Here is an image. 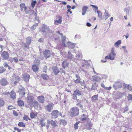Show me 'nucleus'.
I'll return each mask as SVG.
<instances>
[{
	"mask_svg": "<svg viewBox=\"0 0 132 132\" xmlns=\"http://www.w3.org/2000/svg\"><path fill=\"white\" fill-rule=\"evenodd\" d=\"M28 103L31 107H34L35 109H37L39 106L38 102L33 100L34 99V97L28 95L27 97Z\"/></svg>",
	"mask_w": 132,
	"mask_h": 132,
	"instance_id": "1",
	"label": "nucleus"
},
{
	"mask_svg": "<svg viewBox=\"0 0 132 132\" xmlns=\"http://www.w3.org/2000/svg\"><path fill=\"white\" fill-rule=\"evenodd\" d=\"M116 55L114 47H113L111 50L110 53L105 57V59H109L111 60H114Z\"/></svg>",
	"mask_w": 132,
	"mask_h": 132,
	"instance_id": "2",
	"label": "nucleus"
},
{
	"mask_svg": "<svg viewBox=\"0 0 132 132\" xmlns=\"http://www.w3.org/2000/svg\"><path fill=\"white\" fill-rule=\"evenodd\" d=\"M66 37L65 36L63 37L62 38V43L63 45L65 47L68 46L69 48L71 49L73 48L76 45V44L73 43L69 42L67 43V44H65V39Z\"/></svg>",
	"mask_w": 132,
	"mask_h": 132,
	"instance_id": "3",
	"label": "nucleus"
},
{
	"mask_svg": "<svg viewBox=\"0 0 132 132\" xmlns=\"http://www.w3.org/2000/svg\"><path fill=\"white\" fill-rule=\"evenodd\" d=\"M70 114L71 116H74L78 115L79 113V110L76 107H73L70 111Z\"/></svg>",
	"mask_w": 132,
	"mask_h": 132,
	"instance_id": "4",
	"label": "nucleus"
},
{
	"mask_svg": "<svg viewBox=\"0 0 132 132\" xmlns=\"http://www.w3.org/2000/svg\"><path fill=\"white\" fill-rule=\"evenodd\" d=\"M62 17L61 16H56L54 20V24L56 25L61 24L62 22Z\"/></svg>",
	"mask_w": 132,
	"mask_h": 132,
	"instance_id": "5",
	"label": "nucleus"
},
{
	"mask_svg": "<svg viewBox=\"0 0 132 132\" xmlns=\"http://www.w3.org/2000/svg\"><path fill=\"white\" fill-rule=\"evenodd\" d=\"M39 62V60H35L34 61L35 63H37V65L34 64L32 65V68L33 71L35 72H36L38 71L39 69V67L37 65Z\"/></svg>",
	"mask_w": 132,
	"mask_h": 132,
	"instance_id": "6",
	"label": "nucleus"
},
{
	"mask_svg": "<svg viewBox=\"0 0 132 132\" xmlns=\"http://www.w3.org/2000/svg\"><path fill=\"white\" fill-rule=\"evenodd\" d=\"M81 95V94L80 92L78 90H76L74 92V93L73 94V98L74 99L77 100V96H80Z\"/></svg>",
	"mask_w": 132,
	"mask_h": 132,
	"instance_id": "7",
	"label": "nucleus"
},
{
	"mask_svg": "<svg viewBox=\"0 0 132 132\" xmlns=\"http://www.w3.org/2000/svg\"><path fill=\"white\" fill-rule=\"evenodd\" d=\"M51 115L52 118H56L58 116L59 112L57 110H54L52 112Z\"/></svg>",
	"mask_w": 132,
	"mask_h": 132,
	"instance_id": "8",
	"label": "nucleus"
},
{
	"mask_svg": "<svg viewBox=\"0 0 132 132\" xmlns=\"http://www.w3.org/2000/svg\"><path fill=\"white\" fill-rule=\"evenodd\" d=\"M1 56L3 59H7L9 57V53L7 52L4 51L1 54Z\"/></svg>",
	"mask_w": 132,
	"mask_h": 132,
	"instance_id": "9",
	"label": "nucleus"
},
{
	"mask_svg": "<svg viewBox=\"0 0 132 132\" xmlns=\"http://www.w3.org/2000/svg\"><path fill=\"white\" fill-rule=\"evenodd\" d=\"M53 104H49L45 106V109L46 110L50 112L53 108Z\"/></svg>",
	"mask_w": 132,
	"mask_h": 132,
	"instance_id": "10",
	"label": "nucleus"
},
{
	"mask_svg": "<svg viewBox=\"0 0 132 132\" xmlns=\"http://www.w3.org/2000/svg\"><path fill=\"white\" fill-rule=\"evenodd\" d=\"M43 53L46 58L50 57L51 56V52L49 50H45L43 52Z\"/></svg>",
	"mask_w": 132,
	"mask_h": 132,
	"instance_id": "11",
	"label": "nucleus"
},
{
	"mask_svg": "<svg viewBox=\"0 0 132 132\" xmlns=\"http://www.w3.org/2000/svg\"><path fill=\"white\" fill-rule=\"evenodd\" d=\"M12 78L14 81H14V84H16L20 81V77L14 74Z\"/></svg>",
	"mask_w": 132,
	"mask_h": 132,
	"instance_id": "12",
	"label": "nucleus"
},
{
	"mask_svg": "<svg viewBox=\"0 0 132 132\" xmlns=\"http://www.w3.org/2000/svg\"><path fill=\"white\" fill-rule=\"evenodd\" d=\"M43 29H44V30H42V31L44 32H46L48 33H50L51 32V30L50 29V28L46 26H45L43 25V27H42Z\"/></svg>",
	"mask_w": 132,
	"mask_h": 132,
	"instance_id": "13",
	"label": "nucleus"
},
{
	"mask_svg": "<svg viewBox=\"0 0 132 132\" xmlns=\"http://www.w3.org/2000/svg\"><path fill=\"white\" fill-rule=\"evenodd\" d=\"M93 81H98L101 80V78L100 77L97 76H94L92 77Z\"/></svg>",
	"mask_w": 132,
	"mask_h": 132,
	"instance_id": "14",
	"label": "nucleus"
},
{
	"mask_svg": "<svg viewBox=\"0 0 132 132\" xmlns=\"http://www.w3.org/2000/svg\"><path fill=\"white\" fill-rule=\"evenodd\" d=\"M82 58V55L81 53L80 52L76 55L75 58V59H73V61H75V60H78Z\"/></svg>",
	"mask_w": 132,
	"mask_h": 132,
	"instance_id": "15",
	"label": "nucleus"
},
{
	"mask_svg": "<svg viewBox=\"0 0 132 132\" xmlns=\"http://www.w3.org/2000/svg\"><path fill=\"white\" fill-rule=\"evenodd\" d=\"M53 72L55 75H57L59 72L58 69L56 67H53Z\"/></svg>",
	"mask_w": 132,
	"mask_h": 132,
	"instance_id": "16",
	"label": "nucleus"
},
{
	"mask_svg": "<svg viewBox=\"0 0 132 132\" xmlns=\"http://www.w3.org/2000/svg\"><path fill=\"white\" fill-rule=\"evenodd\" d=\"M18 92L21 96H23L25 94V89L23 88H21L20 89L18 90Z\"/></svg>",
	"mask_w": 132,
	"mask_h": 132,
	"instance_id": "17",
	"label": "nucleus"
},
{
	"mask_svg": "<svg viewBox=\"0 0 132 132\" xmlns=\"http://www.w3.org/2000/svg\"><path fill=\"white\" fill-rule=\"evenodd\" d=\"M29 75L28 74H24L23 75V78L24 81L26 82L29 81Z\"/></svg>",
	"mask_w": 132,
	"mask_h": 132,
	"instance_id": "18",
	"label": "nucleus"
},
{
	"mask_svg": "<svg viewBox=\"0 0 132 132\" xmlns=\"http://www.w3.org/2000/svg\"><path fill=\"white\" fill-rule=\"evenodd\" d=\"M88 9V7L85 6H84L82 7V13L83 15H85L86 13L87 10Z\"/></svg>",
	"mask_w": 132,
	"mask_h": 132,
	"instance_id": "19",
	"label": "nucleus"
},
{
	"mask_svg": "<svg viewBox=\"0 0 132 132\" xmlns=\"http://www.w3.org/2000/svg\"><path fill=\"white\" fill-rule=\"evenodd\" d=\"M10 97L13 100L15 99L16 97V95L15 93L13 91H12L11 92Z\"/></svg>",
	"mask_w": 132,
	"mask_h": 132,
	"instance_id": "20",
	"label": "nucleus"
},
{
	"mask_svg": "<svg viewBox=\"0 0 132 132\" xmlns=\"http://www.w3.org/2000/svg\"><path fill=\"white\" fill-rule=\"evenodd\" d=\"M121 41L120 40H118L114 44V46L117 48H118L120 46V45L121 44Z\"/></svg>",
	"mask_w": 132,
	"mask_h": 132,
	"instance_id": "21",
	"label": "nucleus"
},
{
	"mask_svg": "<svg viewBox=\"0 0 132 132\" xmlns=\"http://www.w3.org/2000/svg\"><path fill=\"white\" fill-rule=\"evenodd\" d=\"M0 83L2 85H5L7 84V82L5 79H2L0 81Z\"/></svg>",
	"mask_w": 132,
	"mask_h": 132,
	"instance_id": "22",
	"label": "nucleus"
},
{
	"mask_svg": "<svg viewBox=\"0 0 132 132\" xmlns=\"http://www.w3.org/2000/svg\"><path fill=\"white\" fill-rule=\"evenodd\" d=\"M39 102L41 103H43L44 101V98L42 96H39L38 97Z\"/></svg>",
	"mask_w": 132,
	"mask_h": 132,
	"instance_id": "23",
	"label": "nucleus"
},
{
	"mask_svg": "<svg viewBox=\"0 0 132 132\" xmlns=\"http://www.w3.org/2000/svg\"><path fill=\"white\" fill-rule=\"evenodd\" d=\"M69 65V63L66 60L63 61L62 63L63 67L64 69L65 67H68Z\"/></svg>",
	"mask_w": 132,
	"mask_h": 132,
	"instance_id": "24",
	"label": "nucleus"
},
{
	"mask_svg": "<svg viewBox=\"0 0 132 132\" xmlns=\"http://www.w3.org/2000/svg\"><path fill=\"white\" fill-rule=\"evenodd\" d=\"M98 14V16L100 20L102 19V14L100 11L98 10L96 11V12Z\"/></svg>",
	"mask_w": 132,
	"mask_h": 132,
	"instance_id": "25",
	"label": "nucleus"
},
{
	"mask_svg": "<svg viewBox=\"0 0 132 132\" xmlns=\"http://www.w3.org/2000/svg\"><path fill=\"white\" fill-rule=\"evenodd\" d=\"M104 15L105 16V20H106V19L110 16V14H109L108 11H106V10H105Z\"/></svg>",
	"mask_w": 132,
	"mask_h": 132,
	"instance_id": "26",
	"label": "nucleus"
},
{
	"mask_svg": "<svg viewBox=\"0 0 132 132\" xmlns=\"http://www.w3.org/2000/svg\"><path fill=\"white\" fill-rule=\"evenodd\" d=\"M40 123L42 127L45 126V121L44 119H41L40 120Z\"/></svg>",
	"mask_w": 132,
	"mask_h": 132,
	"instance_id": "27",
	"label": "nucleus"
},
{
	"mask_svg": "<svg viewBox=\"0 0 132 132\" xmlns=\"http://www.w3.org/2000/svg\"><path fill=\"white\" fill-rule=\"evenodd\" d=\"M21 10L22 11H23L26 6H25V5L24 3H21L20 5Z\"/></svg>",
	"mask_w": 132,
	"mask_h": 132,
	"instance_id": "28",
	"label": "nucleus"
},
{
	"mask_svg": "<svg viewBox=\"0 0 132 132\" xmlns=\"http://www.w3.org/2000/svg\"><path fill=\"white\" fill-rule=\"evenodd\" d=\"M23 11L25 12L26 13L29 14L30 12V9L29 8L27 7H26Z\"/></svg>",
	"mask_w": 132,
	"mask_h": 132,
	"instance_id": "29",
	"label": "nucleus"
},
{
	"mask_svg": "<svg viewBox=\"0 0 132 132\" xmlns=\"http://www.w3.org/2000/svg\"><path fill=\"white\" fill-rule=\"evenodd\" d=\"M50 123L52 126H53V127H56L58 126L55 122L53 120H52L51 121Z\"/></svg>",
	"mask_w": 132,
	"mask_h": 132,
	"instance_id": "30",
	"label": "nucleus"
},
{
	"mask_svg": "<svg viewBox=\"0 0 132 132\" xmlns=\"http://www.w3.org/2000/svg\"><path fill=\"white\" fill-rule=\"evenodd\" d=\"M37 116V113H34L33 112L31 113L30 114V117L32 119L36 118Z\"/></svg>",
	"mask_w": 132,
	"mask_h": 132,
	"instance_id": "31",
	"label": "nucleus"
},
{
	"mask_svg": "<svg viewBox=\"0 0 132 132\" xmlns=\"http://www.w3.org/2000/svg\"><path fill=\"white\" fill-rule=\"evenodd\" d=\"M18 105L20 106H24V102L23 101L21 100H19L18 101Z\"/></svg>",
	"mask_w": 132,
	"mask_h": 132,
	"instance_id": "32",
	"label": "nucleus"
},
{
	"mask_svg": "<svg viewBox=\"0 0 132 132\" xmlns=\"http://www.w3.org/2000/svg\"><path fill=\"white\" fill-rule=\"evenodd\" d=\"M76 76L77 78V79L75 80V82L77 83H79L80 81V79L79 76L77 75H76Z\"/></svg>",
	"mask_w": 132,
	"mask_h": 132,
	"instance_id": "33",
	"label": "nucleus"
},
{
	"mask_svg": "<svg viewBox=\"0 0 132 132\" xmlns=\"http://www.w3.org/2000/svg\"><path fill=\"white\" fill-rule=\"evenodd\" d=\"M41 77L44 79L47 80L48 78V76L46 74H43L42 75Z\"/></svg>",
	"mask_w": 132,
	"mask_h": 132,
	"instance_id": "34",
	"label": "nucleus"
},
{
	"mask_svg": "<svg viewBox=\"0 0 132 132\" xmlns=\"http://www.w3.org/2000/svg\"><path fill=\"white\" fill-rule=\"evenodd\" d=\"M67 124V122L65 120H60V124L65 126Z\"/></svg>",
	"mask_w": 132,
	"mask_h": 132,
	"instance_id": "35",
	"label": "nucleus"
},
{
	"mask_svg": "<svg viewBox=\"0 0 132 132\" xmlns=\"http://www.w3.org/2000/svg\"><path fill=\"white\" fill-rule=\"evenodd\" d=\"M26 42L28 44H30L31 42V38L30 37H28L26 39Z\"/></svg>",
	"mask_w": 132,
	"mask_h": 132,
	"instance_id": "36",
	"label": "nucleus"
},
{
	"mask_svg": "<svg viewBox=\"0 0 132 132\" xmlns=\"http://www.w3.org/2000/svg\"><path fill=\"white\" fill-rule=\"evenodd\" d=\"M74 56L70 52H69L68 54V57L70 59H72L73 57Z\"/></svg>",
	"mask_w": 132,
	"mask_h": 132,
	"instance_id": "37",
	"label": "nucleus"
},
{
	"mask_svg": "<svg viewBox=\"0 0 132 132\" xmlns=\"http://www.w3.org/2000/svg\"><path fill=\"white\" fill-rule=\"evenodd\" d=\"M37 2L36 1L32 0L31 3V6L32 7H34Z\"/></svg>",
	"mask_w": 132,
	"mask_h": 132,
	"instance_id": "38",
	"label": "nucleus"
},
{
	"mask_svg": "<svg viewBox=\"0 0 132 132\" xmlns=\"http://www.w3.org/2000/svg\"><path fill=\"white\" fill-rule=\"evenodd\" d=\"M79 123V122H77L74 124V127L75 129L76 130L78 129V125Z\"/></svg>",
	"mask_w": 132,
	"mask_h": 132,
	"instance_id": "39",
	"label": "nucleus"
},
{
	"mask_svg": "<svg viewBox=\"0 0 132 132\" xmlns=\"http://www.w3.org/2000/svg\"><path fill=\"white\" fill-rule=\"evenodd\" d=\"M86 116L83 114L81 117V120L82 121H83L86 120Z\"/></svg>",
	"mask_w": 132,
	"mask_h": 132,
	"instance_id": "40",
	"label": "nucleus"
},
{
	"mask_svg": "<svg viewBox=\"0 0 132 132\" xmlns=\"http://www.w3.org/2000/svg\"><path fill=\"white\" fill-rule=\"evenodd\" d=\"M23 119L26 121H28V120H31V119H29L28 116L27 115H25L23 117Z\"/></svg>",
	"mask_w": 132,
	"mask_h": 132,
	"instance_id": "41",
	"label": "nucleus"
},
{
	"mask_svg": "<svg viewBox=\"0 0 132 132\" xmlns=\"http://www.w3.org/2000/svg\"><path fill=\"white\" fill-rule=\"evenodd\" d=\"M18 125L20 127H25V124L22 122H20L18 124Z\"/></svg>",
	"mask_w": 132,
	"mask_h": 132,
	"instance_id": "42",
	"label": "nucleus"
},
{
	"mask_svg": "<svg viewBox=\"0 0 132 132\" xmlns=\"http://www.w3.org/2000/svg\"><path fill=\"white\" fill-rule=\"evenodd\" d=\"M4 104V101L2 99L0 98V106H3Z\"/></svg>",
	"mask_w": 132,
	"mask_h": 132,
	"instance_id": "43",
	"label": "nucleus"
},
{
	"mask_svg": "<svg viewBox=\"0 0 132 132\" xmlns=\"http://www.w3.org/2000/svg\"><path fill=\"white\" fill-rule=\"evenodd\" d=\"M98 96L97 95H94L92 96V100H97Z\"/></svg>",
	"mask_w": 132,
	"mask_h": 132,
	"instance_id": "44",
	"label": "nucleus"
},
{
	"mask_svg": "<svg viewBox=\"0 0 132 132\" xmlns=\"http://www.w3.org/2000/svg\"><path fill=\"white\" fill-rule=\"evenodd\" d=\"M5 69L3 67H0V73H2L5 71Z\"/></svg>",
	"mask_w": 132,
	"mask_h": 132,
	"instance_id": "45",
	"label": "nucleus"
},
{
	"mask_svg": "<svg viewBox=\"0 0 132 132\" xmlns=\"http://www.w3.org/2000/svg\"><path fill=\"white\" fill-rule=\"evenodd\" d=\"M38 25V24L37 23H36V25L34 24L33 25V26L31 27V29L32 30H34L35 29L36 27V26Z\"/></svg>",
	"mask_w": 132,
	"mask_h": 132,
	"instance_id": "46",
	"label": "nucleus"
},
{
	"mask_svg": "<svg viewBox=\"0 0 132 132\" xmlns=\"http://www.w3.org/2000/svg\"><path fill=\"white\" fill-rule=\"evenodd\" d=\"M124 12L127 13H128L129 12V9L127 8H125L124 9Z\"/></svg>",
	"mask_w": 132,
	"mask_h": 132,
	"instance_id": "47",
	"label": "nucleus"
},
{
	"mask_svg": "<svg viewBox=\"0 0 132 132\" xmlns=\"http://www.w3.org/2000/svg\"><path fill=\"white\" fill-rule=\"evenodd\" d=\"M128 100L129 101L132 100V95L129 94H128Z\"/></svg>",
	"mask_w": 132,
	"mask_h": 132,
	"instance_id": "48",
	"label": "nucleus"
},
{
	"mask_svg": "<svg viewBox=\"0 0 132 132\" xmlns=\"http://www.w3.org/2000/svg\"><path fill=\"white\" fill-rule=\"evenodd\" d=\"M35 21L36 23L38 24V22H39V19L38 17H36L35 19Z\"/></svg>",
	"mask_w": 132,
	"mask_h": 132,
	"instance_id": "49",
	"label": "nucleus"
},
{
	"mask_svg": "<svg viewBox=\"0 0 132 132\" xmlns=\"http://www.w3.org/2000/svg\"><path fill=\"white\" fill-rule=\"evenodd\" d=\"M119 83H115L113 85V88L115 89H116L117 88V85L118 84H119Z\"/></svg>",
	"mask_w": 132,
	"mask_h": 132,
	"instance_id": "50",
	"label": "nucleus"
},
{
	"mask_svg": "<svg viewBox=\"0 0 132 132\" xmlns=\"http://www.w3.org/2000/svg\"><path fill=\"white\" fill-rule=\"evenodd\" d=\"M95 7H97V8H96V7H93L94 8V9L93 10L96 13V11L98 10V7L97 6H95Z\"/></svg>",
	"mask_w": 132,
	"mask_h": 132,
	"instance_id": "51",
	"label": "nucleus"
},
{
	"mask_svg": "<svg viewBox=\"0 0 132 132\" xmlns=\"http://www.w3.org/2000/svg\"><path fill=\"white\" fill-rule=\"evenodd\" d=\"M13 60H14V62H17L18 61V59L16 57H14L13 58Z\"/></svg>",
	"mask_w": 132,
	"mask_h": 132,
	"instance_id": "52",
	"label": "nucleus"
},
{
	"mask_svg": "<svg viewBox=\"0 0 132 132\" xmlns=\"http://www.w3.org/2000/svg\"><path fill=\"white\" fill-rule=\"evenodd\" d=\"M8 108L9 110H11L13 109L14 108V107H13V106L10 105L9 106Z\"/></svg>",
	"mask_w": 132,
	"mask_h": 132,
	"instance_id": "53",
	"label": "nucleus"
},
{
	"mask_svg": "<svg viewBox=\"0 0 132 132\" xmlns=\"http://www.w3.org/2000/svg\"><path fill=\"white\" fill-rule=\"evenodd\" d=\"M81 86H84V88L85 87V82L84 81L83 82H81Z\"/></svg>",
	"mask_w": 132,
	"mask_h": 132,
	"instance_id": "54",
	"label": "nucleus"
},
{
	"mask_svg": "<svg viewBox=\"0 0 132 132\" xmlns=\"http://www.w3.org/2000/svg\"><path fill=\"white\" fill-rule=\"evenodd\" d=\"M14 129L15 130H17L18 132H21V130L18 128L15 127Z\"/></svg>",
	"mask_w": 132,
	"mask_h": 132,
	"instance_id": "55",
	"label": "nucleus"
},
{
	"mask_svg": "<svg viewBox=\"0 0 132 132\" xmlns=\"http://www.w3.org/2000/svg\"><path fill=\"white\" fill-rule=\"evenodd\" d=\"M13 113L14 116H17L18 115L17 113L15 111H13Z\"/></svg>",
	"mask_w": 132,
	"mask_h": 132,
	"instance_id": "56",
	"label": "nucleus"
},
{
	"mask_svg": "<svg viewBox=\"0 0 132 132\" xmlns=\"http://www.w3.org/2000/svg\"><path fill=\"white\" fill-rule=\"evenodd\" d=\"M101 86L104 88V89H105V88H106V87L105 86L104 84L102 83L101 84Z\"/></svg>",
	"mask_w": 132,
	"mask_h": 132,
	"instance_id": "57",
	"label": "nucleus"
},
{
	"mask_svg": "<svg viewBox=\"0 0 132 132\" xmlns=\"http://www.w3.org/2000/svg\"><path fill=\"white\" fill-rule=\"evenodd\" d=\"M128 107H126L125 108L124 111V112H125L126 111H127L128 110Z\"/></svg>",
	"mask_w": 132,
	"mask_h": 132,
	"instance_id": "58",
	"label": "nucleus"
},
{
	"mask_svg": "<svg viewBox=\"0 0 132 132\" xmlns=\"http://www.w3.org/2000/svg\"><path fill=\"white\" fill-rule=\"evenodd\" d=\"M112 88L110 86L108 87H106V88H105V89L108 90H110Z\"/></svg>",
	"mask_w": 132,
	"mask_h": 132,
	"instance_id": "59",
	"label": "nucleus"
},
{
	"mask_svg": "<svg viewBox=\"0 0 132 132\" xmlns=\"http://www.w3.org/2000/svg\"><path fill=\"white\" fill-rule=\"evenodd\" d=\"M61 53L63 56H65L66 53L65 52H61Z\"/></svg>",
	"mask_w": 132,
	"mask_h": 132,
	"instance_id": "60",
	"label": "nucleus"
},
{
	"mask_svg": "<svg viewBox=\"0 0 132 132\" xmlns=\"http://www.w3.org/2000/svg\"><path fill=\"white\" fill-rule=\"evenodd\" d=\"M128 87L127 88H128V89L130 90H132V87L131 86H130L129 85H128Z\"/></svg>",
	"mask_w": 132,
	"mask_h": 132,
	"instance_id": "61",
	"label": "nucleus"
},
{
	"mask_svg": "<svg viewBox=\"0 0 132 132\" xmlns=\"http://www.w3.org/2000/svg\"><path fill=\"white\" fill-rule=\"evenodd\" d=\"M77 105L78 106H79L81 108H82V105H81L80 103H77Z\"/></svg>",
	"mask_w": 132,
	"mask_h": 132,
	"instance_id": "62",
	"label": "nucleus"
},
{
	"mask_svg": "<svg viewBox=\"0 0 132 132\" xmlns=\"http://www.w3.org/2000/svg\"><path fill=\"white\" fill-rule=\"evenodd\" d=\"M3 46L0 45V52H1L3 51Z\"/></svg>",
	"mask_w": 132,
	"mask_h": 132,
	"instance_id": "63",
	"label": "nucleus"
},
{
	"mask_svg": "<svg viewBox=\"0 0 132 132\" xmlns=\"http://www.w3.org/2000/svg\"><path fill=\"white\" fill-rule=\"evenodd\" d=\"M44 39L42 38H40L38 40V41L41 42L43 41Z\"/></svg>",
	"mask_w": 132,
	"mask_h": 132,
	"instance_id": "64",
	"label": "nucleus"
}]
</instances>
